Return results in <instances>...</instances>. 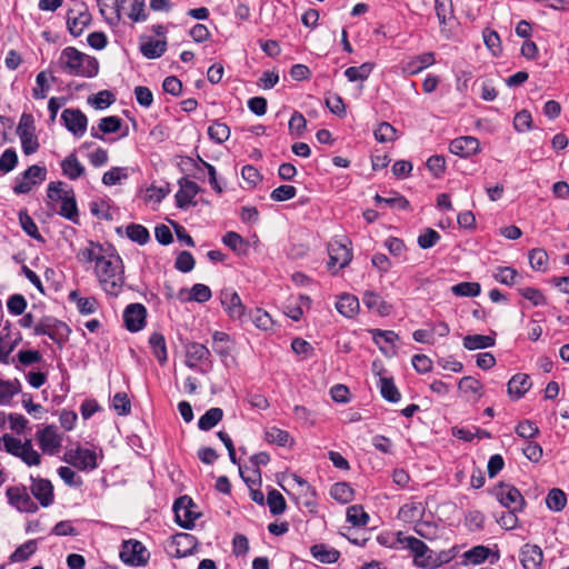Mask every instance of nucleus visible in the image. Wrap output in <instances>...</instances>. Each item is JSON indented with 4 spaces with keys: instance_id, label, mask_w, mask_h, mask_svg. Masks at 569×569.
Here are the masks:
<instances>
[{
    "instance_id": "nucleus-16",
    "label": "nucleus",
    "mask_w": 569,
    "mask_h": 569,
    "mask_svg": "<svg viewBox=\"0 0 569 569\" xmlns=\"http://www.w3.org/2000/svg\"><path fill=\"white\" fill-rule=\"evenodd\" d=\"M179 190L176 193L177 207L184 209L191 204H194L193 198L200 191V187L188 178H181L178 181Z\"/></svg>"
},
{
    "instance_id": "nucleus-15",
    "label": "nucleus",
    "mask_w": 569,
    "mask_h": 569,
    "mask_svg": "<svg viewBox=\"0 0 569 569\" xmlns=\"http://www.w3.org/2000/svg\"><path fill=\"white\" fill-rule=\"evenodd\" d=\"M220 299L228 316L233 320L242 321L246 307L242 305L239 295L231 289H224L221 291Z\"/></svg>"
},
{
    "instance_id": "nucleus-9",
    "label": "nucleus",
    "mask_w": 569,
    "mask_h": 569,
    "mask_svg": "<svg viewBox=\"0 0 569 569\" xmlns=\"http://www.w3.org/2000/svg\"><path fill=\"white\" fill-rule=\"evenodd\" d=\"M194 503L188 496L178 498L173 505L176 520L179 526L186 529L193 527L199 513L194 511Z\"/></svg>"
},
{
    "instance_id": "nucleus-11",
    "label": "nucleus",
    "mask_w": 569,
    "mask_h": 569,
    "mask_svg": "<svg viewBox=\"0 0 569 569\" xmlns=\"http://www.w3.org/2000/svg\"><path fill=\"white\" fill-rule=\"evenodd\" d=\"M90 22L91 14L83 6L70 9L67 13L68 30L73 37L81 36Z\"/></svg>"
},
{
    "instance_id": "nucleus-17",
    "label": "nucleus",
    "mask_w": 569,
    "mask_h": 569,
    "mask_svg": "<svg viewBox=\"0 0 569 569\" xmlns=\"http://www.w3.org/2000/svg\"><path fill=\"white\" fill-rule=\"evenodd\" d=\"M329 268L332 269L333 267L338 266V270L343 269L347 267L351 259L352 253L351 250L347 247V244H343L341 242L335 241L330 243L329 246Z\"/></svg>"
},
{
    "instance_id": "nucleus-13",
    "label": "nucleus",
    "mask_w": 569,
    "mask_h": 569,
    "mask_svg": "<svg viewBox=\"0 0 569 569\" xmlns=\"http://www.w3.org/2000/svg\"><path fill=\"white\" fill-rule=\"evenodd\" d=\"M61 120L76 137H82L87 131L88 118L79 109H64L61 113Z\"/></svg>"
},
{
    "instance_id": "nucleus-36",
    "label": "nucleus",
    "mask_w": 569,
    "mask_h": 569,
    "mask_svg": "<svg viewBox=\"0 0 569 569\" xmlns=\"http://www.w3.org/2000/svg\"><path fill=\"white\" fill-rule=\"evenodd\" d=\"M149 343L152 349V352L154 357L158 359V361L163 365L168 360L167 356V346H166V339L163 335L159 332H153L149 338Z\"/></svg>"
},
{
    "instance_id": "nucleus-44",
    "label": "nucleus",
    "mask_w": 569,
    "mask_h": 569,
    "mask_svg": "<svg viewBox=\"0 0 569 569\" xmlns=\"http://www.w3.org/2000/svg\"><path fill=\"white\" fill-rule=\"evenodd\" d=\"M209 138L216 143H223L230 138V128L219 120H214L208 128Z\"/></svg>"
},
{
    "instance_id": "nucleus-22",
    "label": "nucleus",
    "mask_w": 569,
    "mask_h": 569,
    "mask_svg": "<svg viewBox=\"0 0 569 569\" xmlns=\"http://www.w3.org/2000/svg\"><path fill=\"white\" fill-rule=\"evenodd\" d=\"M10 337V328L3 327L0 332V362L8 365L10 353L17 348L22 340L21 333L18 331L10 341H6Z\"/></svg>"
},
{
    "instance_id": "nucleus-41",
    "label": "nucleus",
    "mask_w": 569,
    "mask_h": 569,
    "mask_svg": "<svg viewBox=\"0 0 569 569\" xmlns=\"http://www.w3.org/2000/svg\"><path fill=\"white\" fill-rule=\"evenodd\" d=\"M126 234L131 241L137 242L140 246L146 244L150 240L148 229L139 223L128 224L126 228Z\"/></svg>"
},
{
    "instance_id": "nucleus-35",
    "label": "nucleus",
    "mask_w": 569,
    "mask_h": 569,
    "mask_svg": "<svg viewBox=\"0 0 569 569\" xmlns=\"http://www.w3.org/2000/svg\"><path fill=\"white\" fill-rule=\"evenodd\" d=\"M495 343V338L486 335H468L463 338V347L468 350L486 349Z\"/></svg>"
},
{
    "instance_id": "nucleus-62",
    "label": "nucleus",
    "mask_w": 569,
    "mask_h": 569,
    "mask_svg": "<svg viewBox=\"0 0 569 569\" xmlns=\"http://www.w3.org/2000/svg\"><path fill=\"white\" fill-rule=\"evenodd\" d=\"M518 293L529 300L533 306L546 305V298L539 289L532 287L519 288Z\"/></svg>"
},
{
    "instance_id": "nucleus-48",
    "label": "nucleus",
    "mask_w": 569,
    "mask_h": 569,
    "mask_svg": "<svg viewBox=\"0 0 569 569\" xmlns=\"http://www.w3.org/2000/svg\"><path fill=\"white\" fill-rule=\"evenodd\" d=\"M128 169L126 167H112L102 176V183L107 187L121 183L122 180L128 178Z\"/></svg>"
},
{
    "instance_id": "nucleus-6",
    "label": "nucleus",
    "mask_w": 569,
    "mask_h": 569,
    "mask_svg": "<svg viewBox=\"0 0 569 569\" xmlns=\"http://www.w3.org/2000/svg\"><path fill=\"white\" fill-rule=\"evenodd\" d=\"M47 170L43 167L33 164L16 178L13 191L17 194L28 193L33 186L46 179Z\"/></svg>"
},
{
    "instance_id": "nucleus-40",
    "label": "nucleus",
    "mask_w": 569,
    "mask_h": 569,
    "mask_svg": "<svg viewBox=\"0 0 569 569\" xmlns=\"http://www.w3.org/2000/svg\"><path fill=\"white\" fill-rule=\"evenodd\" d=\"M20 390L21 385L19 380L9 381L0 379V405H8Z\"/></svg>"
},
{
    "instance_id": "nucleus-3",
    "label": "nucleus",
    "mask_w": 569,
    "mask_h": 569,
    "mask_svg": "<svg viewBox=\"0 0 569 569\" xmlns=\"http://www.w3.org/2000/svg\"><path fill=\"white\" fill-rule=\"evenodd\" d=\"M395 549H407L413 556V563L419 568L431 569L433 551L420 539L406 536L401 531L395 535V541L390 543Z\"/></svg>"
},
{
    "instance_id": "nucleus-63",
    "label": "nucleus",
    "mask_w": 569,
    "mask_h": 569,
    "mask_svg": "<svg viewBox=\"0 0 569 569\" xmlns=\"http://www.w3.org/2000/svg\"><path fill=\"white\" fill-rule=\"evenodd\" d=\"M114 101H116V98H114L113 93H111L108 90L99 91L97 94H94L92 98L89 99V102H91L92 106L99 110L108 108Z\"/></svg>"
},
{
    "instance_id": "nucleus-1",
    "label": "nucleus",
    "mask_w": 569,
    "mask_h": 569,
    "mask_svg": "<svg viewBox=\"0 0 569 569\" xmlns=\"http://www.w3.org/2000/svg\"><path fill=\"white\" fill-rule=\"evenodd\" d=\"M94 272L102 290L111 297H118L124 286V266L118 254L110 253L98 260Z\"/></svg>"
},
{
    "instance_id": "nucleus-27",
    "label": "nucleus",
    "mask_w": 569,
    "mask_h": 569,
    "mask_svg": "<svg viewBox=\"0 0 569 569\" xmlns=\"http://www.w3.org/2000/svg\"><path fill=\"white\" fill-rule=\"evenodd\" d=\"M61 170L70 180H77L84 174L86 168L74 153H70L61 161Z\"/></svg>"
},
{
    "instance_id": "nucleus-7",
    "label": "nucleus",
    "mask_w": 569,
    "mask_h": 569,
    "mask_svg": "<svg viewBox=\"0 0 569 569\" xmlns=\"http://www.w3.org/2000/svg\"><path fill=\"white\" fill-rule=\"evenodd\" d=\"M149 556L146 547L138 540H128L122 543L120 559L124 563L142 566L148 562Z\"/></svg>"
},
{
    "instance_id": "nucleus-57",
    "label": "nucleus",
    "mask_w": 569,
    "mask_h": 569,
    "mask_svg": "<svg viewBox=\"0 0 569 569\" xmlns=\"http://www.w3.org/2000/svg\"><path fill=\"white\" fill-rule=\"evenodd\" d=\"M19 220L23 231L36 240H43L36 222L27 212H20Z\"/></svg>"
},
{
    "instance_id": "nucleus-51",
    "label": "nucleus",
    "mask_w": 569,
    "mask_h": 569,
    "mask_svg": "<svg viewBox=\"0 0 569 569\" xmlns=\"http://www.w3.org/2000/svg\"><path fill=\"white\" fill-rule=\"evenodd\" d=\"M347 520L353 526H366L369 521V516L361 506L353 505L347 509Z\"/></svg>"
},
{
    "instance_id": "nucleus-5",
    "label": "nucleus",
    "mask_w": 569,
    "mask_h": 569,
    "mask_svg": "<svg viewBox=\"0 0 569 569\" xmlns=\"http://www.w3.org/2000/svg\"><path fill=\"white\" fill-rule=\"evenodd\" d=\"M492 495L508 510L521 511L526 505L521 492L512 485L501 482L492 489Z\"/></svg>"
},
{
    "instance_id": "nucleus-45",
    "label": "nucleus",
    "mask_w": 569,
    "mask_h": 569,
    "mask_svg": "<svg viewBox=\"0 0 569 569\" xmlns=\"http://www.w3.org/2000/svg\"><path fill=\"white\" fill-rule=\"evenodd\" d=\"M330 495L335 500L341 503H348L353 498V489L347 482H337L332 485Z\"/></svg>"
},
{
    "instance_id": "nucleus-34",
    "label": "nucleus",
    "mask_w": 569,
    "mask_h": 569,
    "mask_svg": "<svg viewBox=\"0 0 569 569\" xmlns=\"http://www.w3.org/2000/svg\"><path fill=\"white\" fill-rule=\"evenodd\" d=\"M435 12L440 26H446L455 19L452 0H435Z\"/></svg>"
},
{
    "instance_id": "nucleus-42",
    "label": "nucleus",
    "mask_w": 569,
    "mask_h": 569,
    "mask_svg": "<svg viewBox=\"0 0 569 569\" xmlns=\"http://www.w3.org/2000/svg\"><path fill=\"white\" fill-rule=\"evenodd\" d=\"M167 49L166 40H150L140 47L141 53L148 59L161 57Z\"/></svg>"
},
{
    "instance_id": "nucleus-4",
    "label": "nucleus",
    "mask_w": 569,
    "mask_h": 569,
    "mask_svg": "<svg viewBox=\"0 0 569 569\" xmlns=\"http://www.w3.org/2000/svg\"><path fill=\"white\" fill-rule=\"evenodd\" d=\"M36 336L46 335L53 342L62 347L69 339L71 329L67 323L54 318H44L33 327Z\"/></svg>"
},
{
    "instance_id": "nucleus-49",
    "label": "nucleus",
    "mask_w": 569,
    "mask_h": 569,
    "mask_svg": "<svg viewBox=\"0 0 569 569\" xmlns=\"http://www.w3.org/2000/svg\"><path fill=\"white\" fill-rule=\"evenodd\" d=\"M373 136L376 140L381 143L391 142L397 138V130L392 124L383 121L379 123L377 129L373 131Z\"/></svg>"
},
{
    "instance_id": "nucleus-21",
    "label": "nucleus",
    "mask_w": 569,
    "mask_h": 569,
    "mask_svg": "<svg viewBox=\"0 0 569 569\" xmlns=\"http://www.w3.org/2000/svg\"><path fill=\"white\" fill-rule=\"evenodd\" d=\"M186 349V366L196 369L200 362L209 360L210 350L202 343L188 342Z\"/></svg>"
},
{
    "instance_id": "nucleus-33",
    "label": "nucleus",
    "mask_w": 569,
    "mask_h": 569,
    "mask_svg": "<svg viewBox=\"0 0 569 569\" xmlns=\"http://www.w3.org/2000/svg\"><path fill=\"white\" fill-rule=\"evenodd\" d=\"M223 417V410L214 407L210 408L198 420V428L202 431H208L217 426Z\"/></svg>"
},
{
    "instance_id": "nucleus-53",
    "label": "nucleus",
    "mask_w": 569,
    "mask_h": 569,
    "mask_svg": "<svg viewBox=\"0 0 569 569\" xmlns=\"http://www.w3.org/2000/svg\"><path fill=\"white\" fill-rule=\"evenodd\" d=\"M250 318L254 326L261 330H270L273 326V320L271 316L262 310V309H256L251 312Z\"/></svg>"
},
{
    "instance_id": "nucleus-54",
    "label": "nucleus",
    "mask_w": 569,
    "mask_h": 569,
    "mask_svg": "<svg viewBox=\"0 0 569 569\" xmlns=\"http://www.w3.org/2000/svg\"><path fill=\"white\" fill-rule=\"evenodd\" d=\"M490 553V549L485 546H476L463 553L465 559L472 565L483 562Z\"/></svg>"
},
{
    "instance_id": "nucleus-23",
    "label": "nucleus",
    "mask_w": 569,
    "mask_h": 569,
    "mask_svg": "<svg viewBox=\"0 0 569 569\" xmlns=\"http://www.w3.org/2000/svg\"><path fill=\"white\" fill-rule=\"evenodd\" d=\"M61 206L59 210V214L63 218L70 220L73 223H79V211L77 207V201L74 198L73 190H67L63 193V199L60 200Z\"/></svg>"
},
{
    "instance_id": "nucleus-8",
    "label": "nucleus",
    "mask_w": 569,
    "mask_h": 569,
    "mask_svg": "<svg viewBox=\"0 0 569 569\" xmlns=\"http://www.w3.org/2000/svg\"><path fill=\"white\" fill-rule=\"evenodd\" d=\"M6 495L9 503L20 512L34 513L38 511V505L32 500L23 486H13L7 488Z\"/></svg>"
},
{
    "instance_id": "nucleus-12",
    "label": "nucleus",
    "mask_w": 569,
    "mask_h": 569,
    "mask_svg": "<svg viewBox=\"0 0 569 569\" xmlns=\"http://www.w3.org/2000/svg\"><path fill=\"white\" fill-rule=\"evenodd\" d=\"M30 491L39 503L47 508L53 503L54 493L53 486L50 480L30 476Z\"/></svg>"
},
{
    "instance_id": "nucleus-56",
    "label": "nucleus",
    "mask_w": 569,
    "mask_h": 569,
    "mask_svg": "<svg viewBox=\"0 0 569 569\" xmlns=\"http://www.w3.org/2000/svg\"><path fill=\"white\" fill-rule=\"evenodd\" d=\"M529 263L532 269L543 271L548 264V254L543 249H532L529 253Z\"/></svg>"
},
{
    "instance_id": "nucleus-24",
    "label": "nucleus",
    "mask_w": 569,
    "mask_h": 569,
    "mask_svg": "<svg viewBox=\"0 0 569 569\" xmlns=\"http://www.w3.org/2000/svg\"><path fill=\"white\" fill-rule=\"evenodd\" d=\"M172 545L176 547L174 556L182 558L192 553L197 547V540L192 535L178 533L173 537Z\"/></svg>"
},
{
    "instance_id": "nucleus-38",
    "label": "nucleus",
    "mask_w": 569,
    "mask_h": 569,
    "mask_svg": "<svg viewBox=\"0 0 569 569\" xmlns=\"http://www.w3.org/2000/svg\"><path fill=\"white\" fill-rule=\"evenodd\" d=\"M375 64L372 62H365L359 67H349L345 70V76L350 82L363 81L372 72Z\"/></svg>"
},
{
    "instance_id": "nucleus-47",
    "label": "nucleus",
    "mask_w": 569,
    "mask_h": 569,
    "mask_svg": "<svg viewBox=\"0 0 569 569\" xmlns=\"http://www.w3.org/2000/svg\"><path fill=\"white\" fill-rule=\"evenodd\" d=\"M267 503L269 506L270 512L273 516L283 513L287 508V502L283 496L276 489H271L268 492Z\"/></svg>"
},
{
    "instance_id": "nucleus-18",
    "label": "nucleus",
    "mask_w": 569,
    "mask_h": 569,
    "mask_svg": "<svg viewBox=\"0 0 569 569\" xmlns=\"http://www.w3.org/2000/svg\"><path fill=\"white\" fill-rule=\"evenodd\" d=\"M41 450L48 455H54L61 447V438L54 426H47L37 435Z\"/></svg>"
},
{
    "instance_id": "nucleus-58",
    "label": "nucleus",
    "mask_w": 569,
    "mask_h": 569,
    "mask_svg": "<svg viewBox=\"0 0 569 569\" xmlns=\"http://www.w3.org/2000/svg\"><path fill=\"white\" fill-rule=\"evenodd\" d=\"M513 128L517 132H526L532 128L531 113L523 109L516 113L513 118Z\"/></svg>"
},
{
    "instance_id": "nucleus-25",
    "label": "nucleus",
    "mask_w": 569,
    "mask_h": 569,
    "mask_svg": "<svg viewBox=\"0 0 569 569\" xmlns=\"http://www.w3.org/2000/svg\"><path fill=\"white\" fill-rule=\"evenodd\" d=\"M530 387V377L526 373H517L508 382V393L515 399H520Z\"/></svg>"
},
{
    "instance_id": "nucleus-37",
    "label": "nucleus",
    "mask_w": 569,
    "mask_h": 569,
    "mask_svg": "<svg viewBox=\"0 0 569 569\" xmlns=\"http://www.w3.org/2000/svg\"><path fill=\"white\" fill-rule=\"evenodd\" d=\"M38 548V542L36 539H31L19 546L10 556L11 562H21L29 559Z\"/></svg>"
},
{
    "instance_id": "nucleus-55",
    "label": "nucleus",
    "mask_w": 569,
    "mask_h": 569,
    "mask_svg": "<svg viewBox=\"0 0 569 569\" xmlns=\"http://www.w3.org/2000/svg\"><path fill=\"white\" fill-rule=\"evenodd\" d=\"M18 458L28 466H38L41 461L39 452L33 449L31 440L29 439L24 441V447Z\"/></svg>"
},
{
    "instance_id": "nucleus-60",
    "label": "nucleus",
    "mask_w": 569,
    "mask_h": 569,
    "mask_svg": "<svg viewBox=\"0 0 569 569\" xmlns=\"http://www.w3.org/2000/svg\"><path fill=\"white\" fill-rule=\"evenodd\" d=\"M307 128V120L302 113L295 111L289 120L290 134L301 137Z\"/></svg>"
},
{
    "instance_id": "nucleus-29",
    "label": "nucleus",
    "mask_w": 569,
    "mask_h": 569,
    "mask_svg": "<svg viewBox=\"0 0 569 569\" xmlns=\"http://www.w3.org/2000/svg\"><path fill=\"white\" fill-rule=\"evenodd\" d=\"M102 251L103 249L101 244L89 241L86 248L79 249L77 252V259L82 263L94 262L96 266H98V260L104 257Z\"/></svg>"
},
{
    "instance_id": "nucleus-10",
    "label": "nucleus",
    "mask_w": 569,
    "mask_h": 569,
    "mask_svg": "<svg viewBox=\"0 0 569 569\" xmlns=\"http://www.w3.org/2000/svg\"><path fill=\"white\" fill-rule=\"evenodd\" d=\"M64 460L79 470H92L97 468V455L93 450L87 448L79 447L74 450L67 451Z\"/></svg>"
},
{
    "instance_id": "nucleus-26",
    "label": "nucleus",
    "mask_w": 569,
    "mask_h": 569,
    "mask_svg": "<svg viewBox=\"0 0 569 569\" xmlns=\"http://www.w3.org/2000/svg\"><path fill=\"white\" fill-rule=\"evenodd\" d=\"M458 389L466 395L468 400L477 401L482 397V385L473 377L467 376L460 379Z\"/></svg>"
},
{
    "instance_id": "nucleus-61",
    "label": "nucleus",
    "mask_w": 569,
    "mask_h": 569,
    "mask_svg": "<svg viewBox=\"0 0 569 569\" xmlns=\"http://www.w3.org/2000/svg\"><path fill=\"white\" fill-rule=\"evenodd\" d=\"M18 163V156L14 149L10 148L4 150V152L0 156V171L2 173H8L12 171Z\"/></svg>"
},
{
    "instance_id": "nucleus-30",
    "label": "nucleus",
    "mask_w": 569,
    "mask_h": 569,
    "mask_svg": "<svg viewBox=\"0 0 569 569\" xmlns=\"http://www.w3.org/2000/svg\"><path fill=\"white\" fill-rule=\"evenodd\" d=\"M362 301L368 309L377 310L380 316H388L391 311V306L377 292L366 291L362 296Z\"/></svg>"
},
{
    "instance_id": "nucleus-50",
    "label": "nucleus",
    "mask_w": 569,
    "mask_h": 569,
    "mask_svg": "<svg viewBox=\"0 0 569 569\" xmlns=\"http://www.w3.org/2000/svg\"><path fill=\"white\" fill-rule=\"evenodd\" d=\"M451 291L458 297H477L481 287L478 282H460L451 287Z\"/></svg>"
},
{
    "instance_id": "nucleus-52",
    "label": "nucleus",
    "mask_w": 569,
    "mask_h": 569,
    "mask_svg": "<svg viewBox=\"0 0 569 569\" xmlns=\"http://www.w3.org/2000/svg\"><path fill=\"white\" fill-rule=\"evenodd\" d=\"M370 332L372 335L375 343L379 347V349L382 352L386 351L385 348L381 346V341H383L385 343L393 345L399 339L398 333H396L392 330L372 329L370 330Z\"/></svg>"
},
{
    "instance_id": "nucleus-2",
    "label": "nucleus",
    "mask_w": 569,
    "mask_h": 569,
    "mask_svg": "<svg viewBox=\"0 0 569 569\" xmlns=\"http://www.w3.org/2000/svg\"><path fill=\"white\" fill-rule=\"evenodd\" d=\"M58 63L66 73L73 77L92 78L99 71L98 60L80 52L74 47L64 48L60 53Z\"/></svg>"
},
{
    "instance_id": "nucleus-20",
    "label": "nucleus",
    "mask_w": 569,
    "mask_h": 569,
    "mask_svg": "<svg viewBox=\"0 0 569 569\" xmlns=\"http://www.w3.org/2000/svg\"><path fill=\"white\" fill-rule=\"evenodd\" d=\"M520 561L525 569H541L543 553L539 546L526 543L520 550Z\"/></svg>"
},
{
    "instance_id": "nucleus-32",
    "label": "nucleus",
    "mask_w": 569,
    "mask_h": 569,
    "mask_svg": "<svg viewBox=\"0 0 569 569\" xmlns=\"http://www.w3.org/2000/svg\"><path fill=\"white\" fill-rule=\"evenodd\" d=\"M310 551L312 557L322 563H335L340 557V552L337 549L329 548L322 543L312 546Z\"/></svg>"
},
{
    "instance_id": "nucleus-43",
    "label": "nucleus",
    "mask_w": 569,
    "mask_h": 569,
    "mask_svg": "<svg viewBox=\"0 0 569 569\" xmlns=\"http://www.w3.org/2000/svg\"><path fill=\"white\" fill-rule=\"evenodd\" d=\"M264 440L268 443H276L280 447H286L290 445V442L292 441L290 435L287 431L276 427H270L266 429Z\"/></svg>"
},
{
    "instance_id": "nucleus-28",
    "label": "nucleus",
    "mask_w": 569,
    "mask_h": 569,
    "mask_svg": "<svg viewBox=\"0 0 569 569\" xmlns=\"http://www.w3.org/2000/svg\"><path fill=\"white\" fill-rule=\"evenodd\" d=\"M359 300L351 293H343L336 303L337 311L346 318H353L359 312Z\"/></svg>"
},
{
    "instance_id": "nucleus-19",
    "label": "nucleus",
    "mask_w": 569,
    "mask_h": 569,
    "mask_svg": "<svg viewBox=\"0 0 569 569\" xmlns=\"http://www.w3.org/2000/svg\"><path fill=\"white\" fill-rule=\"evenodd\" d=\"M449 150L456 156L467 158L479 151V141L471 136L459 137L450 142Z\"/></svg>"
},
{
    "instance_id": "nucleus-59",
    "label": "nucleus",
    "mask_w": 569,
    "mask_h": 569,
    "mask_svg": "<svg viewBox=\"0 0 569 569\" xmlns=\"http://www.w3.org/2000/svg\"><path fill=\"white\" fill-rule=\"evenodd\" d=\"M121 126L122 120L117 116L104 117L98 123V128L103 134L114 133L120 130Z\"/></svg>"
},
{
    "instance_id": "nucleus-64",
    "label": "nucleus",
    "mask_w": 569,
    "mask_h": 569,
    "mask_svg": "<svg viewBox=\"0 0 569 569\" xmlns=\"http://www.w3.org/2000/svg\"><path fill=\"white\" fill-rule=\"evenodd\" d=\"M297 194V189L293 186L290 184H282L276 189L272 190L270 193V198L273 201H287L292 198H295Z\"/></svg>"
},
{
    "instance_id": "nucleus-39",
    "label": "nucleus",
    "mask_w": 569,
    "mask_h": 569,
    "mask_svg": "<svg viewBox=\"0 0 569 569\" xmlns=\"http://www.w3.org/2000/svg\"><path fill=\"white\" fill-rule=\"evenodd\" d=\"M380 393L383 399L389 402H398L401 399V395L393 383L392 378L381 377L379 380Z\"/></svg>"
},
{
    "instance_id": "nucleus-31",
    "label": "nucleus",
    "mask_w": 569,
    "mask_h": 569,
    "mask_svg": "<svg viewBox=\"0 0 569 569\" xmlns=\"http://www.w3.org/2000/svg\"><path fill=\"white\" fill-rule=\"evenodd\" d=\"M433 63L435 54L432 52H426L409 60L406 63L403 70L409 74H417L423 69L432 66Z\"/></svg>"
},
{
    "instance_id": "nucleus-46",
    "label": "nucleus",
    "mask_w": 569,
    "mask_h": 569,
    "mask_svg": "<svg viewBox=\"0 0 569 569\" xmlns=\"http://www.w3.org/2000/svg\"><path fill=\"white\" fill-rule=\"evenodd\" d=\"M547 507L552 511H561L566 507V493L558 488L551 489L546 497Z\"/></svg>"
},
{
    "instance_id": "nucleus-14",
    "label": "nucleus",
    "mask_w": 569,
    "mask_h": 569,
    "mask_svg": "<svg viewBox=\"0 0 569 569\" xmlns=\"http://www.w3.org/2000/svg\"><path fill=\"white\" fill-rule=\"evenodd\" d=\"M147 309L141 303H130L123 311V321L126 328L131 332H137L146 326Z\"/></svg>"
}]
</instances>
